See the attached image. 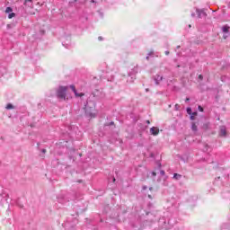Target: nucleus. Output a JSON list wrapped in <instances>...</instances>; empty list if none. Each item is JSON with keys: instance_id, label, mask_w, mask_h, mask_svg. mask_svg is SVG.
Instances as JSON below:
<instances>
[{"instance_id": "nucleus-37", "label": "nucleus", "mask_w": 230, "mask_h": 230, "mask_svg": "<svg viewBox=\"0 0 230 230\" xmlns=\"http://www.w3.org/2000/svg\"><path fill=\"white\" fill-rule=\"evenodd\" d=\"M143 190H146V186H144V187H143Z\"/></svg>"}, {"instance_id": "nucleus-20", "label": "nucleus", "mask_w": 230, "mask_h": 230, "mask_svg": "<svg viewBox=\"0 0 230 230\" xmlns=\"http://www.w3.org/2000/svg\"><path fill=\"white\" fill-rule=\"evenodd\" d=\"M187 114L191 115V108H187Z\"/></svg>"}, {"instance_id": "nucleus-39", "label": "nucleus", "mask_w": 230, "mask_h": 230, "mask_svg": "<svg viewBox=\"0 0 230 230\" xmlns=\"http://www.w3.org/2000/svg\"><path fill=\"white\" fill-rule=\"evenodd\" d=\"M76 1H78V0H74V3H76Z\"/></svg>"}, {"instance_id": "nucleus-6", "label": "nucleus", "mask_w": 230, "mask_h": 230, "mask_svg": "<svg viewBox=\"0 0 230 230\" xmlns=\"http://www.w3.org/2000/svg\"><path fill=\"white\" fill-rule=\"evenodd\" d=\"M150 134L152 136H157L159 134V128L157 127H153L150 128Z\"/></svg>"}, {"instance_id": "nucleus-23", "label": "nucleus", "mask_w": 230, "mask_h": 230, "mask_svg": "<svg viewBox=\"0 0 230 230\" xmlns=\"http://www.w3.org/2000/svg\"><path fill=\"white\" fill-rule=\"evenodd\" d=\"M151 175H152V177H155V175H157V173H155V172H152Z\"/></svg>"}, {"instance_id": "nucleus-13", "label": "nucleus", "mask_w": 230, "mask_h": 230, "mask_svg": "<svg viewBox=\"0 0 230 230\" xmlns=\"http://www.w3.org/2000/svg\"><path fill=\"white\" fill-rule=\"evenodd\" d=\"M222 30H223V32H224V33H229V27H228V26H224V27L222 28Z\"/></svg>"}, {"instance_id": "nucleus-27", "label": "nucleus", "mask_w": 230, "mask_h": 230, "mask_svg": "<svg viewBox=\"0 0 230 230\" xmlns=\"http://www.w3.org/2000/svg\"><path fill=\"white\" fill-rule=\"evenodd\" d=\"M42 154H46V149L41 150Z\"/></svg>"}, {"instance_id": "nucleus-29", "label": "nucleus", "mask_w": 230, "mask_h": 230, "mask_svg": "<svg viewBox=\"0 0 230 230\" xmlns=\"http://www.w3.org/2000/svg\"><path fill=\"white\" fill-rule=\"evenodd\" d=\"M191 17H195V13H191Z\"/></svg>"}, {"instance_id": "nucleus-4", "label": "nucleus", "mask_w": 230, "mask_h": 230, "mask_svg": "<svg viewBox=\"0 0 230 230\" xmlns=\"http://www.w3.org/2000/svg\"><path fill=\"white\" fill-rule=\"evenodd\" d=\"M219 136L221 137H226L227 136V129L226 128V126H221L219 128Z\"/></svg>"}, {"instance_id": "nucleus-38", "label": "nucleus", "mask_w": 230, "mask_h": 230, "mask_svg": "<svg viewBox=\"0 0 230 230\" xmlns=\"http://www.w3.org/2000/svg\"><path fill=\"white\" fill-rule=\"evenodd\" d=\"M151 157H154V154H151Z\"/></svg>"}, {"instance_id": "nucleus-26", "label": "nucleus", "mask_w": 230, "mask_h": 230, "mask_svg": "<svg viewBox=\"0 0 230 230\" xmlns=\"http://www.w3.org/2000/svg\"><path fill=\"white\" fill-rule=\"evenodd\" d=\"M165 55H170V51L166 50Z\"/></svg>"}, {"instance_id": "nucleus-21", "label": "nucleus", "mask_w": 230, "mask_h": 230, "mask_svg": "<svg viewBox=\"0 0 230 230\" xmlns=\"http://www.w3.org/2000/svg\"><path fill=\"white\" fill-rule=\"evenodd\" d=\"M174 109H175V111H179V109H181V106L179 104H176Z\"/></svg>"}, {"instance_id": "nucleus-36", "label": "nucleus", "mask_w": 230, "mask_h": 230, "mask_svg": "<svg viewBox=\"0 0 230 230\" xmlns=\"http://www.w3.org/2000/svg\"><path fill=\"white\" fill-rule=\"evenodd\" d=\"M204 127H206V128H208V124H205Z\"/></svg>"}, {"instance_id": "nucleus-31", "label": "nucleus", "mask_w": 230, "mask_h": 230, "mask_svg": "<svg viewBox=\"0 0 230 230\" xmlns=\"http://www.w3.org/2000/svg\"><path fill=\"white\" fill-rule=\"evenodd\" d=\"M147 125H150V120H146Z\"/></svg>"}, {"instance_id": "nucleus-16", "label": "nucleus", "mask_w": 230, "mask_h": 230, "mask_svg": "<svg viewBox=\"0 0 230 230\" xmlns=\"http://www.w3.org/2000/svg\"><path fill=\"white\" fill-rule=\"evenodd\" d=\"M13 17H15V13H9L8 19H13Z\"/></svg>"}, {"instance_id": "nucleus-12", "label": "nucleus", "mask_w": 230, "mask_h": 230, "mask_svg": "<svg viewBox=\"0 0 230 230\" xmlns=\"http://www.w3.org/2000/svg\"><path fill=\"white\" fill-rule=\"evenodd\" d=\"M31 3H33V0H25L24 4L25 6H31Z\"/></svg>"}, {"instance_id": "nucleus-2", "label": "nucleus", "mask_w": 230, "mask_h": 230, "mask_svg": "<svg viewBox=\"0 0 230 230\" xmlns=\"http://www.w3.org/2000/svg\"><path fill=\"white\" fill-rule=\"evenodd\" d=\"M57 199H58V202H59V204H66V202H69V199H67V198H66L65 193H61V194L58 195Z\"/></svg>"}, {"instance_id": "nucleus-10", "label": "nucleus", "mask_w": 230, "mask_h": 230, "mask_svg": "<svg viewBox=\"0 0 230 230\" xmlns=\"http://www.w3.org/2000/svg\"><path fill=\"white\" fill-rule=\"evenodd\" d=\"M160 175L164 177V181H166V179H168V176H166V172L164 170L160 171Z\"/></svg>"}, {"instance_id": "nucleus-24", "label": "nucleus", "mask_w": 230, "mask_h": 230, "mask_svg": "<svg viewBox=\"0 0 230 230\" xmlns=\"http://www.w3.org/2000/svg\"><path fill=\"white\" fill-rule=\"evenodd\" d=\"M199 80H203L204 76H202V75H199Z\"/></svg>"}, {"instance_id": "nucleus-40", "label": "nucleus", "mask_w": 230, "mask_h": 230, "mask_svg": "<svg viewBox=\"0 0 230 230\" xmlns=\"http://www.w3.org/2000/svg\"><path fill=\"white\" fill-rule=\"evenodd\" d=\"M207 163H211V162H209V160H207Z\"/></svg>"}, {"instance_id": "nucleus-30", "label": "nucleus", "mask_w": 230, "mask_h": 230, "mask_svg": "<svg viewBox=\"0 0 230 230\" xmlns=\"http://www.w3.org/2000/svg\"><path fill=\"white\" fill-rule=\"evenodd\" d=\"M189 101H190V98L187 97L186 100H185V102H189Z\"/></svg>"}, {"instance_id": "nucleus-22", "label": "nucleus", "mask_w": 230, "mask_h": 230, "mask_svg": "<svg viewBox=\"0 0 230 230\" xmlns=\"http://www.w3.org/2000/svg\"><path fill=\"white\" fill-rule=\"evenodd\" d=\"M86 116H90V118L93 117V113H88L87 111H86Z\"/></svg>"}, {"instance_id": "nucleus-8", "label": "nucleus", "mask_w": 230, "mask_h": 230, "mask_svg": "<svg viewBox=\"0 0 230 230\" xmlns=\"http://www.w3.org/2000/svg\"><path fill=\"white\" fill-rule=\"evenodd\" d=\"M163 81L162 75H155V82L156 85H159V82Z\"/></svg>"}, {"instance_id": "nucleus-19", "label": "nucleus", "mask_w": 230, "mask_h": 230, "mask_svg": "<svg viewBox=\"0 0 230 230\" xmlns=\"http://www.w3.org/2000/svg\"><path fill=\"white\" fill-rule=\"evenodd\" d=\"M198 109L200 112H204V108H202V106H199Z\"/></svg>"}, {"instance_id": "nucleus-17", "label": "nucleus", "mask_w": 230, "mask_h": 230, "mask_svg": "<svg viewBox=\"0 0 230 230\" xmlns=\"http://www.w3.org/2000/svg\"><path fill=\"white\" fill-rule=\"evenodd\" d=\"M195 116H197V112H193L190 116V119L193 120L195 119Z\"/></svg>"}, {"instance_id": "nucleus-11", "label": "nucleus", "mask_w": 230, "mask_h": 230, "mask_svg": "<svg viewBox=\"0 0 230 230\" xmlns=\"http://www.w3.org/2000/svg\"><path fill=\"white\" fill-rule=\"evenodd\" d=\"M191 130L193 132H197L199 130L198 127H197V124H195L194 122L192 123L191 125Z\"/></svg>"}, {"instance_id": "nucleus-5", "label": "nucleus", "mask_w": 230, "mask_h": 230, "mask_svg": "<svg viewBox=\"0 0 230 230\" xmlns=\"http://www.w3.org/2000/svg\"><path fill=\"white\" fill-rule=\"evenodd\" d=\"M70 89H72L73 93L75 94L76 98H82V96H84V93H78V92H76V88L75 87V85H70Z\"/></svg>"}, {"instance_id": "nucleus-35", "label": "nucleus", "mask_w": 230, "mask_h": 230, "mask_svg": "<svg viewBox=\"0 0 230 230\" xmlns=\"http://www.w3.org/2000/svg\"><path fill=\"white\" fill-rule=\"evenodd\" d=\"M158 166H159V168H161V163H158Z\"/></svg>"}, {"instance_id": "nucleus-33", "label": "nucleus", "mask_w": 230, "mask_h": 230, "mask_svg": "<svg viewBox=\"0 0 230 230\" xmlns=\"http://www.w3.org/2000/svg\"><path fill=\"white\" fill-rule=\"evenodd\" d=\"M91 3H96V1H94V0H91Z\"/></svg>"}, {"instance_id": "nucleus-15", "label": "nucleus", "mask_w": 230, "mask_h": 230, "mask_svg": "<svg viewBox=\"0 0 230 230\" xmlns=\"http://www.w3.org/2000/svg\"><path fill=\"white\" fill-rule=\"evenodd\" d=\"M5 109H7V111H10L11 109H13V106L12 105V103H8Z\"/></svg>"}, {"instance_id": "nucleus-34", "label": "nucleus", "mask_w": 230, "mask_h": 230, "mask_svg": "<svg viewBox=\"0 0 230 230\" xmlns=\"http://www.w3.org/2000/svg\"><path fill=\"white\" fill-rule=\"evenodd\" d=\"M206 146L207 150L209 148V146Z\"/></svg>"}, {"instance_id": "nucleus-7", "label": "nucleus", "mask_w": 230, "mask_h": 230, "mask_svg": "<svg viewBox=\"0 0 230 230\" xmlns=\"http://www.w3.org/2000/svg\"><path fill=\"white\" fill-rule=\"evenodd\" d=\"M2 206H4V204H8V194H4L3 196V199H1Z\"/></svg>"}, {"instance_id": "nucleus-32", "label": "nucleus", "mask_w": 230, "mask_h": 230, "mask_svg": "<svg viewBox=\"0 0 230 230\" xmlns=\"http://www.w3.org/2000/svg\"><path fill=\"white\" fill-rule=\"evenodd\" d=\"M164 186H168V183H167V182H164Z\"/></svg>"}, {"instance_id": "nucleus-18", "label": "nucleus", "mask_w": 230, "mask_h": 230, "mask_svg": "<svg viewBox=\"0 0 230 230\" xmlns=\"http://www.w3.org/2000/svg\"><path fill=\"white\" fill-rule=\"evenodd\" d=\"M151 55H154V51H151V52L148 53V56L146 58V60H149Z\"/></svg>"}, {"instance_id": "nucleus-1", "label": "nucleus", "mask_w": 230, "mask_h": 230, "mask_svg": "<svg viewBox=\"0 0 230 230\" xmlns=\"http://www.w3.org/2000/svg\"><path fill=\"white\" fill-rule=\"evenodd\" d=\"M66 93H67L66 86H59L57 90V98L58 100H66Z\"/></svg>"}, {"instance_id": "nucleus-28", "label": "nucleus", "mask_w": 230, "mask_h": 230, "mask_svg": "<svg viewBox=\"0 0 230 230\" xmlns=\"http://www.w3.org/2000/svg\"><path fill=\"white\" fill-rule=\"evenodd\" d=\"M112 181H113V182H116V178H112Z\"/></svg>"}, {"instance_id": "nucleus-25", "label": "nucleus", "mask_w": 230, "mask_h": 230, "mask_svg": "<svg viewBox=\"0 0 230 230\" xmlns=\"http://www.w3.org/2000/svg\"><path fill=\"white\" fill-rule=\"evenodd\" d=\"M98 40H103V38L102 36H99Z\"/></svg>"}, {"instance_id": "nucleus-3", "label": "nucleus", "mask_w": 230, "mask_h": 230, "mask_svg": "<svg viewBox=\"0 0 230 230\" xmlns=\"http://www.w3.org/2000/svg\"><path fill=\"white\" fill-rule=\"evenodd\" d=\"M196 13H197L199 19H203V17H208V13H206V12H204V9L196 8Z\"/></svg>"}, {"instance_id": "nucleus-9", "label": "nucleus", "mask_w": 230, "mask_h": 230, "mask_svg": "<svg viewBox=\"0 0 230 230\" xmlns=\"http://www.w3.org/2000/svg\"><path fill=\"white\" fill-rule=\"evenodd\" d=\"M182 179V176L181 174H179L177 172H174L173 173V176H172V180L173 181H181Z\"/></svg>"}, {"instance_id": "nucleus-14", "label": "nucleus", "mask_w": 230, "mask_h": 230, "mask_svg": "<svg viewBox=\"0 0 230 230\" xmlns=\"http://www.w3.org/2000/svg\"><path fill=\"white\" fill-rule=\"evenodd\" d=\"M12 12H13V9H12V7H6L5 13H12Z\"/></svg>"}]
</instances>
